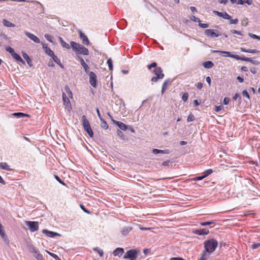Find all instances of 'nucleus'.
<instances>
[{
	"instance_id": "26",
	"label": "nucleus",
	"mask_w": 260,
	"mask_h": 260,
	"mask_svg": "<svg viewBox=\"0 0 260 260\" xmlns=\"http://www.w3.org/2000/svg\"><path fill=\"white\" fill-rule=\"evenodd\" d=\"M22 55L24 59L26 60L28 64L31 66V60L30 59L29 56L24 52H22Z\"/></svg>"
},
{
	"instance_id": "18",
	"label": "nucleus",
	"mask_w": 260,
	"mask_h": 260,
	"mask_svg": "<svg viewBox=\"0 0 260 260\" xmlns=\"http://www.w3.org/2000/svg\"><path fill=\"white\" fill-rule=\"evenodd\" d=\"M82 121L84 129L90 127L89 122L85 115L82 116Z\"/></svg>"
},
{
	"instance_id": "52",
	"label": "nucleus",
	"mask_w": 260,
	"mask_h": 260,
	"mask_svg": "<svg viewBox=\"0 0 260 260\" xmlns=\"http://www.w3.org/2000/svg\"><path fill=\"white\" fill-rule=\"evenodd\" d=\"M54 177L56 179V180L59 182L61 184L64 185L65 183L60 179V178L57 175H54Z\"/></svg>"
},
{
	"instance_id": "29",
	"label": "nucleus",
	"mask_w": 260,
	"mask_h": 260,
	"mask_svg": "<svg viewBox=\"0 0 260 260\" xmlns=\"http://www.w3.org/2000/svg\"><path fill=\"white\" fill-rule=\"evenodd\" d=\"M100 120L101 121V127L105 129H108L109 126L105 120L103 118H101Z\"/></svg>"
},
{
	"instance_id": "6",
	"label": "nucleus",
	"mask_w": 260,
	"mask_h": 260,
	"mask_svg": "<svg viewBox=\"0 0 260 260\" xmlns=\"http://www.w3.org/2000/svg\"><path fill=\"white\" fill-rule=\"evenodd\" d=\"M89 74V83L90 85L93 87H96V81H97V76L96 74L93 73V72H89L88 73Z\"/></svg>"
},
{
	"instance_id": "14",
	"label": "nucleus",
	"mask_w": 260,
	"mask_h": 260,
	"mask_svg": "<svg viewBox=\"0 0 260 260\" xmlns=\"http://www.w3.org/2000/svg\"><path fill=\"white\" fill-rule=\"evenodd\" d=\"M79 35L80 39L82 40V43L85 45H88L90 43L87 37L81 31L79 32Z\"/></svg>"
},
{
	"instance_id": "28",
	"label": "nucleus",
	"mask_w": 260,
	"mask_h": 260,
	"mask_svg": "<svg viewBox=\"0 0 260 260\" xmlns=\"http://www.w3.org/2000/svg\"><path fill=\"white\" fill-rule=\"evenodd\" d=\"M117 135L122 140H125L126 139L124 134L119 129L117 131Z\"/></svg>"
},
{
	"instance_id": "37",
	"label": "nucleus",
	"mask_w": 260,
	"mask_h": 260,
	"mask_svg": "<svg viewBox=\"0 0 260 260\" xmlns=\"http://www.w3.org/2000/svg\"><path fill=\"white\" fill-rule=\"evenodd\" d=\"M46 252L52 257H53L55 260H59V257L55 254L50 252L47 250H46Z\"/></svg>"
},
{
	"instance_id": "32",
	"label": "nucleus",
	"mask_w": 260,
	"mask_h": 260,
	"mask_svg": "<svg viewBox=\"0 0 260 260\" xmlns=\"http://www.w3.org/2000/svg\"><path fill=\"white\" fill-rule=\"evenodd\" d=\"M62 99L64 104L66 105V106H68V104H70V100L69 98L67 97L66 94L64 92L62 93Z\"/></svg>"
},
{
	"instance_id": "46",
	"label": "nucleus",
	"mask_w": 260,
	"mask_h": 260,
	"mask_svg": "<svg viewBox=\"0 0 260 260\" xmlns=\"http://www.w3.org/2000/svg\"><path fill=\"white\" fill-rule=\"evenodd\" d=\"M35 256L37 260H44L43 255L41 253H37Z\"/></svg>"
},
{
	"instance_id": "34",
	"label": "nucleus",
	"mask_w": 260,
	"mask_h": 260,
	"mask_svg": "<svg viewBox=\"0 0 260 260\" xmlns=\"http://www.w3.org/2000/svg\"><path fill=\"white\" fill-rule=\"evenodd\" d=\"M84 130L87 132L90 137H92L93 136V131L91 128V127H89L84 129Z\"/></svg>"
},
{
	"instance_id": "40",
	"label": "nucleus",
	"mask_w": 260,
	"mask_h": 260,
	"mask_svg": "<svg viewBox=\"0 0 260 260\" xmlns=\"http://www.w3.org/2000/svg\"><path fill=\"white\" fill-rule=\"evenodd\" d=\"M194 120V116L192 114H189L187 118V122H191Z\"/></svg>"
},
{
	"instance_id": "35",
	"label": "nucleus",
	"mask_w": 260,
	"mask_h": 260,
	"mask_svg": "<svg viewBox=\"0 0 260 260\" xmlns=\"http://www.w3.org/2000/svg\"><path fill=\"white\" fill-rule=\"evenodd\" d=\"M214 222H215L214 220L206 221V222H200V224L202 226H207V225H209L213 223H214Z\"/></svg>"
},
{
	"instance_id": "45",
	"label": "nucleus",
	"mask_w": 260,
	"mask_h": 260,
	"mask_svg": "<svg viewBox=\"0 0 260 260\" xmlns=\"http://www.w3.org/2000/svg\"><path fill=\"white\" fill-rule=\"evenodd\" d=\"M188 98V93L186 92V93H184L183 94L182 96V100L184 102H186Z\"/></svg>"
},
{
	"instance_id": "59",
	"label": "nucleus",
	"mask_w": 260,
	"mask_h": 260,
	"mask_svg": "<svg viewBox=\"0 0 260 260\" xmlns=\"http://www.w3.org/2000/svg\"><path fill=\"white\" fill-rule=\"evenodd\" d=\"M205 178H206V177L204 175H203L202 176H198V177H196L194 180H201Z\"/></svg>"
},
{
	"instance_id": "27",
	"label": "nucleus",
	"mask_w": 260,
	"mask_h": 260,
	"mask_svg": "<svg viewBox=\"0 0 260 260\" xmlns=\"http://www.w3.org/2000/svg\"><path fill=\"white\" fill-rule=\"evenodd\" d=\"M3 23L4 25L7 27H13L15 26V25L14 23L6 19L3 20Z\"/></svg>"
},
{
	"instance_id": "8",
	"label": "nucleus",
	"mask_w": 260,
	"mask_h": 260,
	"mask_svg": "<svg viewBox=\"0 0 260 260\" xmlns=\"http://www.w3.org/2000/svg\"><path fill=\"white\" fill-rule=\"evenodd\" d=\"M24 34L30 40L33 41L34 42L36 43H40V40L38 37H37L36 36L34 35V34L27 32L26 31H24Z\"/></svg>"
},
{
	"instance_id": "17",
	"label": "nucleus",
	"mask_w": 260,
	"mask_h": 260,
	"mask_svg": "<svg viewBox=\"0 0 260 260\" xmlns=\"http://www.w3.org/2000/svg\"><path fill=\"white\" fill-rule=\"evenodd\" d=\"M215 31L217 32V30L213 29H206L205 30V34L207 36L210 37L211 38H214V37H215Z\"/></svg>"
},
{
	"instance_id": "4",
	"label": "nucleus",
	"mask_w": 260,
	"mask_h": 260,
	"mask_svg": "<svg viewBox=\"0 0 260 260\" xmlns=\"http://www.w3.org/2000/svg\"><path fill=\"white\" fill-rule=\"evenodd\" d=\"M155 76L153 77L151 81L152 82H156L158 80L164 78L165 75L162 73V70L160 67H157L153 70Z\"/></svg>"
},
{
	"instance_id": "36",
	"label": "nucleus",
	"mask_w": 260,
	"mask_h": 260,
	"mask_svg": "<svg viewBox=\"0 0 260 260\" xmlns=\"http://www.w3.org/2000/svg\"><path fill=\"white\" fill-rule=\"evenodd\" d=\"M107 64H108L109 70L110 71H112L113 70V62L111 58H109L108 59Z\"/></svg>"
},
{
	"instance_id": "2",
	"label": "nucleus",
	"mask_w": 260,
	"mask_h": 260,
	"mask_svg": "<svg viewBox=\"0 0 260 260\" xmlns=\"http://www.w3.org/2000/svg\"><path fill=\"white\" fill-rule=\"evenodd\" d=\"M204 247L206 251L209 253L213 252L216 248L218 242L214 239H210L204 242Z\"/></svg>"
},
{
	"instance_id": "1",
	"label": "nucleus",
	"mask_w": 260,
	"mask_h": 260,
	"mask_svg": "<svg viewBox=\"0 0 260 260\" xmlns=\"http://www.w3.org/2000/svg\"><path fill=\"white\" fill-rule=\"evenodd\" d=\"M71 46L73 50L76 52L77 54H80L84 55H89V51L88 49L79 43H77L74 41H71Z\"/></svg>"
},
{
	"instance_id": "55",
	"label": "nucleus",
	"mask_w": 260,
	"mask_h": 260,
	"mask_svg": "<svg viewBox=\"0 0 260 260\" xmlns=\"http://www.w3.org/2000/svg\"><path fill=\"white\" fill-rule=\"evenodd\" d=\"M238 22H239L238 19L235 18L234 19L231 20V21L230 22V24H237L238 23Z\"/></svg>"
},
{
	"instance_id": "43",
	"label": "nucleus",
	"mask_w": 260,
	"mask_h": 260,
	"mask_svg": "<svg viewBox=\"0 0 260 260\" xmlns=\"http://www.w3.org/2000/svg\"><path fill=\"white\" fill-rule=\"evenodd\" d=\"M171 83V81L170 80V79L166 80L164 82V83H163V84H162V86L163 87H165V88H167L168 85L169 83Z\"/></svg>"
},
{
	"instance_id": "31",
	"label": "nucleus",
	"mask_w": 260,
	"mask_h": 260,
	"mask_svg": "<svg viewBox=\"0 0 260 260\" xmlns=\"http://www.w3.org/2000/svg\"><path fill=\"white\" fill-rule=\"evenodd\" d=\"M13 115L14 116L17 117V118H21V117H23L25 116H26V117L28 116V115L21 113V112L14 113Z\"/></svg>"
},
{
	"instance_id": "7",
	"label": "nucleus",
	"mask_w": 260,
	"mask_h": 260,
	"mask_svg": "<svg viewBox=\"0 0 260 260\" xmlns=\"http://www.w3.org/2000/svg\"><path fill=\"white\" fill-rule=\"evenodd\" d=\"M108 114L110 117V118H111L113 123H114L116 125H117L120 129H121L122 131H125L127 129V126L125 124L123 123L122 122L118 121H116L115 120H114L112 118V117L109 114V113H108Z\"/></svg>"
},
{
	"instance_id": "57",
	"label": "nucleus",
	"mask_w": 260,
	"mask_h": 260,
	"mask_svg": "<svg viewBox=\"0 0 260 260\" xmlns=\"http://www.w3.org/2000/svg\"><path fill=\"white\" fill-rule=\"evenodd\" d=\"M248 36L253 39H258V36H257L255 34H253L252 33H248Z\"/></svg>"
},
{
	"instance_id": "24",
	"label": "nucleus",
	"mask_w": 260,
	"mask_h": 260,
	"mask_svg": "<svg viewBox=\"0 0 260 260\" xmlns=\"http://www.w3.org/2000/svg\"><path fill=\"white\" fill-rule=\"evenodd\" d=\"M58 39H59L62 47L68 49H70V46L67 43H66L62 39V38L61 37H59Z\"/></svg>"
},
{
	"instance_id": "5",
	"label": "nucleus",
	"mask_w": 260,
	"mask_h": 260,
	"mask_svg": "<svg viewBox=\"0 0 260 260\" xmlns=\"http://www.w3.org/2000/svg\"><path fill=\"white\" fill-rule=\"evenodd\" d=\"M25 224L28 226L31 232H35L39 230V223L37 221H26Z\"/></svg>"
},
{
	"instance_id": "48",
	"label": "nucleus",
	"mask_w": 260,
	"mask_h": 260,
	"mask_svg": "<svg viewBox=\"0 0 260 260\" xmlns=\"http://www.w3.org/2000/svg\"><path fill=\"white\" fill-rule=\"evenodd\" d=\"M212 172L213 171L211 169H208L204 172V175L206 177L209 175H210Z\"/></svg>"
},
{
	"instance_id": "63",
	"label": "nucleus",
	"mask_w": 260,
	"mask_h": 260,
	"mask_svg": "<svg viewBox=\"0 0 260 260\" xmlns=\"http://www.w3.org/2000/svg\"><path fill=\"white\" fill-rule=\"evenodd\" d=\"M197 87L199 89H202L203 88V83L201 82L198 83L197 84Z\"/></svg>"
},
{
	"instance_id": "56",
	"label": "nucleus",
	"mask_w": 260,
	"mask_h": 260,
	"mask_svg": "<svg viewBox=\"0 0 260 260\" xmlns=\"http://www.w3.org/2000/svg\"><path fill=\"white\" fill-rule=\"evenodd\" d=\"M231 32L233 34H237L239 35H242V33L240 31H238L235 29H233L231 30Z\"/></svg>"
},
{
	"instance_id": "50",
	"label": "nucleus",
	"mask_w": 260,
	"mask_h": 260,
	"mask_svg": "<svg viewBox=\"0 0 260 260\" xmlns=\"http://www.w3.org/2000/svg\"><path fill=\"white\" fill-rule=\"evenodd\" d=\"M199 25L203 28H206L209 27V24L207 23H202L201 22L199 23Z\"/></svg>"
},
{
	"instance_id": "23",
	"label": "nucleus",
	"mask_w": 260,
	"mask_h": 260,
	"mask_svg": "<svg viewBox=\"0 0 260 260\" xmlns=\"http://www.w3.org/2000/svg\"><path fill=\"white\" fill-rule=\"evenodd\" d=\"M203 67L206 69H211L214 66V63L211 61H206L203 62Z\"/></svg>"
},
{
	"instance_id": "49",
	"label": "nucleus",
	"mask_w": 260,
	"mask_h": 260,
	"mask_svg": "<svg viewBox=\"0 0 260 260\" xmlns=\"http://www.w3.org/2000/svg\"><path fill=\"white\" fill-rule=\"evenodd\" d=\"M45 39L49 42H52V37L49 34H45L44 36Z\"/></svg>"
},
{
	"instance_id": "20",
	"label": "nucleus",
	"mask_w": 260,
	"mask_h": 260,
	"mask_svg": "<svg viewBox=\"0 0 260 260\" xmlns=\"http://www.w3.org/2000/svg\"><path fill=\"white\" fill-rule=\"evenodd\" d=\"M124 253V249L122 248H117L115 249L113 253L114 256H121Z\"/></svg>"
},
{
	"instance_id": "30",
	"label": "nucleus",
	"mask_w": 260,
	"mask_h": 260,
	"mask_svg": "<svg viewBox=\"0 0 260 260\" xmlns=\"http://www.w3.org/2000/svg\"><path fill=\"white\" fill-rule=\"evenodd\" d=\"M207 251H206V250L205 249V251L202 254L201 257L199 258L198 260H206L209 257L208 255L207 254Z\"/></svg>"
},
{
	"instance_id": "12",
	"label": "nucleus",
	"mask_w": 260,
	"mask_h": 260,
	"mask_svg": "<svg viewBox=\"0 0 260 260\" xmlns=\"http://www.w3.org/2000/svg\"><path fill=\"white\" fill-rule=\"evenodd\" d=\"M42 233L46 235L47 236L49 237H54L55 236H60V235L57 233L49 231L46 229H44L42 230Z\"/></svg>"
},
{
	"instance_id": "13",
	"label": "nucleus",
	"mask_w": 260,
	"mask_h": 260,
	"mask_svg": "<svg viewBox=\"0 0 260 260\" xmlns=\"http://www.w3.org/2000/svg\"><path fill=\"white\" fill-rule=\"evenodd\" d=\"M42 47L44 49L45 52L46 54H47L48 55L50 56V57H52L53 56H54V52L51 50L48 47L47 45L45 44L44 43H42Z\"/></svg>"
},
{
	"instance_id": "3",
	"label": "nucleus",
	"mask_w": 260,
	"mask_h": 260,
	"mask_svg": "<svg viewBox=\"0 0 260 260\" xmlns=\"http://www.w3.org/2000/svg\"><path fill=\"white\" fill-rule=\"evenodd\" d=\"M140 250L138 249H132L127 250L123 255L124 259H129V260H137L138 255L140 254Z\"/></svg>"
},
{
	"instance_id": "11",
	"label": "nucleus",
	"mask_w": 260,
	"mask_h": 260,
	"mask_svg": "<svg viewBox=\"0 0 260 260\" xmlns=\"http://www.w3.org/2000/svg\"><path fill=\"white\" fill-rule=\"evenodd\" d=\"M77 57H78V59L80 60V63L82 65V66L83 67L85 72L86 74H88L89 73V66L87 65V63H85L84 59H83V58L81 56H78Z\"/></svg>"
},
{
	"instance_id": "61",
	"label": "nucleus",
	"mask_w": 260,
	"mask_h": 260,
	"mask_svg": "<svg viewBox=\"0 0 260 260\" xmlns=\"http://www.w3.org/2000/svg\"><path fill=\"white\" fill-rule=\"evenodd\" d=\"M230 57L235 58L237 60H239L240 58V56L237 55H234L232 54V56H230Z\"/></svg>"
},
{
	"instance_id": "10",
	"label": "nucleus",
	"mask_w": 260,
	"mask_h": 260,
	"mask_svg": "<svg viewBox=\"0 0 260 260\" xmlns=\"http://www.w3.org/2000/svg\"><path fill=\"white\" fill-rule=\"evenodd\" d=\"M0 235L3 238L5 243L9 245L10 241L8 236L5 234L4 231L3 230V226L2 224L0 225Z\"/></svg>"
},
{
	"instance_id": "42",
	"label": "nucleus",
	"mask_w": 260,
	"mask_h": 260,
	"mask_svg": "<svg viewBox=\"0 0 260 260\" xmlns=\"http://www.w3.org/2000/svg\"><path fill=\"white\" fill-rule=\"evenodd\" d=\"M6 50L9 52L11 55L15 52L13 48L10 46L7 47L6 48Z\"/></svg>"
},
{
	"instance_id": "60",
	"label": "nucleus",
	"mask_w": 260,
	"mask_h": 260,
	"mask_svg": "<svg viewBox=\"0 0 260 260\" xmlns=\"http://www.w3.org/2000/svg\"><path fill=\"white\" fill-rule=\"evenodd\" d=\"M223 107L222 106H217L215 107V111L219 112L222 110Z\"/></svg>"
},
{
	"instance_id": "33",
	"label": "nucleus",
	"mask_w": 260,
	"mask_h": 260,
	"mask_svg": "<svg viewBox=\"0 0 260 260\" xmlns=\"http://www.w3.org/2000/svg\"><path fill=\"white\" fill-rule=\"evenodd\" d=\"M51 57L53 59V60H54V61H55L57 64H59L60 67H63L61 66L60 60L57 57V56H56L54 54V56H53Z\"/></svg>"
},
{
	"instance_id": "22",
	"label": "nucleus",
	"mask_w": 260,
	"mask_h": 260,
	"mask_svg": "<svg viewBox=\"0 0 260 260\" xmlns=\"http://www.w3.org/2000/svg\"><path fill=\"white\" fill-rule=\"evenodd\" d=\"M12 56L17 61L21 62L23 64H25V61L21 58L20 56L18 55L17 53L14 52L12 55Z\"/></svg>"
},
{
	"instance_id": "44",
	"label": "nucleus",
	"mask_w": 260,
	"mask_h": 260,
	"mask_svg": "<svg viewBox=\"0 0 260 260\" xmlns=\"http://www.w3.org/2000/svg\"><path fill=\"white\" fill-rule=\"evenodd\" d=\"M248 62H250L251 63H252L253 64H256V65H258L260 63V62L258 60H254L250 58H249V61H248Z\"/></svg>"
},
{
	"instance_id": "21",
	"label": "nucleus",
	"mask_w": 260,
	"mask_h": 260,
	"mask_svg": "<svg viewBox=\"0 0 260 260\" xmlns=\"http://www.w3.org/2000/svg\"><path fill=\"white\" fill-rule=\"evenodd\" d=\"M0 168L9 171L13 170L12 169L10 168V166L7 162H0Z\"/></svg>"
},
{
	"instance_id": "9",
	"label": "nucleus",
	"mask_w": 260,
	"mask_h": 260,
	"mask_svg": "<svg viewBox=\"0 0 260 260\" xmlns=\"http://www.w3.org/2000/svg\"><path fill=\"white\" fill-rule=\"evenodd\" d=\"M213 13L219 17H222L225 19H231L232 17L226 12H220L217 11H214Z\"/></svg>"
},
{
	"instance_id": "19",
	"label": "nucleus",
	"mask_w": 260,
	"mask_h": 260,
	"mask_svg": "<svg viewBox=\"0 0 260 260\" xmlns=\"http://www.w3.org/2000/svg\"><path fill=\"white\" fill-rule=\"evenodd\" d=\"M240 50L243 52L250 53L252 54L259 53L260 52V51L256 49H246L242 47L240 48Z\"/></svg>"
},
{
	"instance_id": "16",
	"label": "nucleus",
	"mask_w": 260,
	"mask_h": 260,
	"mask_svg": "<svg viewBox=\"0 0 260 260\" xmlns=\"http://www.w3.org/2000/svg\"><path fill=\"white\" fill-rule=\"evenodd\" d=\"M211 51L212 53H218L222 55L223 56L225 57H230V56H232V54L231 53V52L228 51L215 50H211Z\"/></svg>"
},
{
	"instance_id": "47",
	"label": "nucleus",
	"mask_w": 260,
	"mask_h": 260,
	"mask_svg": "<svg viewBox=\"0 0 260 260\" xmlns=\"http://www.w3.org/2000/svg\"><path fill=\"white\" fill-rule=\"evenodd\" d=\"M170 153H171V151L169 149L159 150V153L170 154Z\"/></svg>"
},
{
	"instance_id": "54",
	"label": "nucleus",
	"mask_w": 260,
	"mask_h": 260,
	"mask_svg": "<svg viewBox=\"0 0 260 260\" xmlns=\"http://www.w3.org/2000/svg\"><path fill=\"white\" fill-rule=\"evenodd\" d=\"M242 95L244 96H245V97L247 98L248 99H249V98H250L249 94H248V92L246 90H244L242 91Z\"/></svg>"
},
{
	"instance_id": "62",
	"label": "nucleus",
	"mask_w": 260,
	"mask_h": 260,
	"mask_svg": "<svg viewBox=\"0 0 260 260\" xmlns=\"http://www.w3.org/2000/svg\"><path fill=\"white\" fill-rule=\"evenodd\" d=\"M240 58L239 59L240 60L245 61H247V62L248 61H249V58H248V57H240Z\"/></svg>"
},
{
	"instance_id": "25",
	"label": "nucleus",
	"mask_w": 260,
	"mask_h": 260,
	"mask_svg": "<svg viewBox=\"0 0 260 260\" xmlns=\"http://www.w3.org/2000/svg\"><path fill=\"white\" fill-rule=\"evenodd\" d=\"M132 230V228L131 226L124 227L121 230V233L123 235L125 236L130 232Z\"/></svg>"
},
{
	"instance_id": "64",
	"label": "nucleus",
	"mask_w": 260,
	"mask_h": 260,
	"mask_svg": "<svg viewBox=\"0 0 260 260\" xmlns=\"http://www.w3.org/2000/svg\"><path fill=\"white\" fill-rule=\"evenodd\" d=\"M170 260H185L184 258L180 257H172L170 259Z\"/></svg>"
},
{
	"instance_id": "15",
	"label": "nucleus",
	"mask_w": 260,
	"mask_h": 260,
	"mask_svg": "<svg viewBox=\"0 0 260 260\" xmlns=\"http://www.w3.org/2000/svg\"><path fill=\"white\" fill-rule=\"evenodd\" d=\"M209 233V230L206 229H197L194 231V233L198 235H208Z\"/></svg>"
},
{
	"instance_id": "58",
	"label": "nucleus",
	"mask_w": 260,
	"mask_h": 260,
	"mask_svg": "<svg viewBox=\"0 0 260 260\" xmlns=\"http://www.w3.org/2000/svg\"><path fill=\"white\" fill-rule=\"evenodd\" d=\"M230 102V99L228 98H224L223 101V104L225 105H228Z\"/></svg>"
},
{
	"instance_id": "39",
	"label": "nucleus",
	"mask_w": 260,
	"mask_h": 260,
	"mask_svg": "<svg viewBox=\"0 0 260 260\" xmlns=\"http://www.w3.org/2000/svg\"><path fill=\"white\" fill-rule=\"evenodd\" d=\"M93 249L94 251H95L98 252V253L99 254V255H100V256H102L103 255L104 252H103V251L102 250L100 249L98 247L93 248Z\"/></svg>"
},
{
	"instance_id": "38",
	"label": "nucleus",
	"mask_w": 260,
	"mask_h": 260,
	"mask_svg": "<svg viewBox=\"0 0 260 260\" xmlns=\"http://www.w3.org/2000/svg\"><path fill=\"white\" fill-rule=\"evenodd\" d=\"M152 68H156L157 67V63L155 62H153L150 64H149L147 66V68L148 70H151Z\"/></svg>"
},
{
	"instance_id": "53",
	"label": "nucleus",
	"mask_w": 260,
	"mask_h": 260,
	"mask_svg": "<svg viewBox=\"0 0 260 260\" xmlns=\"http://www.w3.org/2000/svg\"><path fill=\"white\" fill-rule=\"evenodd\" d=\"M241 24L244 26L247 25V24H248L247 18H245V19H243L241 22Z\"/></svg>"
},
{
	"instance_id": "41",
	"label": "nucleus",
	"mask_w": 260,
	"mask_h": 260,
	"mask_svg": "<svg viewBox=\"0 0 260 260\" xmlns=\"http://www.w3.org/2000/svg\"><path fill=\"white\" fill-rule=\"evenodd\" d=\"M191 20L195 22H201V20L199 18L193 15H192L191 18Z\"/></svg>"
},
{
	"instance_id": "51",
	"label": "nucleus",
	"mask_w": 260,
	"mask_h": 260,
	"mask_svg": "<svg viewBox=\"0 0 260 260\" xmlns=\"http://www.w3.org/2000/svg\"><path fill=\"white\" fill-rule=\"evenodd\" d=\"M260 247V243H253L252 245H251V248H252L253 249H256L258 247Z\"/></svg>"
}]
</instances>
